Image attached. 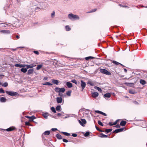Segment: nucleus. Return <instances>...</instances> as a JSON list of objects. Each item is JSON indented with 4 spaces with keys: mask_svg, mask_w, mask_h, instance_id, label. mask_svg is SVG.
Returning <instances> with one entry per match:
<instances>
[{
    "mask_svg": "<svg viewBox=\"0 0 147 147\" xmlns=\"http://www.w3.org/2000/svg\"><path fill=\"white\" fill-rule=\"evenodd\" d=\"M68 17L69 19L71 20H78L80 19V18L78 15L74 14L72 13L69 14Z\"/></svg>",
    "mask_w": 147,
    "mask_h": 147,
    "instance_id": "nucleus-1",
    "label": "nucleus"
},
{
    "mask_svg": "<svg viewBox=\"0 0 147 147\" xmlns=\"http://www.w3.org/2000/svg\"><path fill=\"white\" fill-rule=\"evenodd\" d=\"M54 90L56 92L59 93L60 92L63 93L65 91V89L64 88L56 87L55 88Z\"/></svg>",
    "mask_w": 147,
    "mask_h": 147,
    "instance_id": "nucleus-2",
    "label": "nucleus"
},
{
    "mask_svg": "<svg viewBox=\"0 0 147 147\" xmlns=\"http://www.w3.org/2000/svg\"><path fill=\"white\" fill-rule=\"evenodd\" d=\"M100 71L102 73L106 75H109L111 74L110 72L105 69H100Z\"/></svg>",
    "mask_w": 147,
    "mask_h": 147,
    "instance_id": "nucleus-3",
    "label": "nucleus"
},
{
    "mask_svg": "<svg viewBox=\"0 0 147 147\" xmlns=\"http://www.w3.org/2000/svg\"><path fill=\"white\" fill-rule=\"evenodd\" d=\"M79 123L82 126H84V124L86 123V120L84 119H81L80 120H78Z\"/></svg>",
    "mask_w": 147,
    "mask_h": 147,
    "instance_id": "nucleus-4",
    "label": "nucleus"
},
{
    "mask_svg": "<svg viewBox=\"0 0 147 147\" xmlns=\"http://www.w3.org/2000/svg\"><path fill=\"white\" fill-rule=\"evenodd\" d=\"M36 65L34 63H32V64L30 65H25V67H26V68L28 69L30 68H32L33 67L36 66Z\"/></svg>",
    "mask_w": 147,
    "mask_h": 147,
    "instance_id": "nucleus-5",
    "label": "nucleus"
},
{
    "mask_svg": "<svg viewBox=\"0 0 147 147\" xmlns=\"http://www.w3.org/2000/svg\"><path fill=\"white\" fill-rule=\"evenodd\" d=\"M81 84H80L82 88V91L84 90L86 86V84L85 82L83 81L82 80H81Z\"/></svg>",
    "mask_w": 147,
    "mask_h": 147,
    "instance_id": "nucleus-6",
    "label": "nucleus"
},
{
    "mask_svg": "<svg viewBox=\"0 0 147 147\" xmlns=\"http://www.w3.org/2000/svg\"><path fill=\"white\" fill-rule=\"evenodd\" d=\"M18 93L10 91V96H15L16 97L18 95Z\"/></svg>",
    "mask_w": 147,
    "mask_h": 147,
    "instance_id": "nucleus-7",
    "label": "nucleus"
},
{
    "mask_svg": "<svg viewBox=\"0 0 147 147\" xmlns=\"http://www.w3.org/2000/svg\"><path fill=\"white\" fill-rule=\"evenodd\" d=\"M0 130H3V132L4 134H5L6 136H8L9 134H7L6 131H9V128H7L6 129H3L0 128Z\"/></svg>",
    "mask_w": 147,
    "mask_h": 147,
    "instance_id": "nucleus-8",
    "label": "nucleus"
},
{
    "mask_svg": "<svg viewBox=\"0 0 147 147\" xmlns=\"http://www.w3.org/2000/svg\"><path fill=\"white\" fill-rule=\"evenodd\" d=\"M98 96V93L96 92H93L92 93V96L93 97L96 98Z\"/></svg>",
    "mask_w": 147,
    "mask_h": 147,
    "instance_id": "nucleus-9",
    "label": "nucleus"
},
{
    "mask_svg": "<svg viewBox=\"0 0 147 147\" xmlns=\"http://www.w3.org/2000/svg\"><path fill=\"white\" fill-rule=\"evenodd\" d=\"M124 129V128H121L118 129H115L113 132L116 133H118L122 131Z\"/></svg>",
    "mask_w": 147,
    "mask_h": 147,
    "instance_id": "nucleus-10",
    "label": "nucleus"
},
{
    "mask_svg": "<svg viewBox=\"0 0 147 147\" xmlns=\"http://www.w3.org/2000/svg\"><path fill=\"white\" fill-rule=\"evenodd\" d=\"M57 102L58 103H61L62 100V99L61 97H57L56 98Z\"/></svg>",
    "mask_w": 147,
    "mask_h": 147,
    "instance_id": "nucleus-11",
    "label": "nucleus"
},
{
    "mask_svg": "<svg viewBox=\"0 0 147 147\" xmlns=\"http://www.w3.org/2000/svg\"><path fill=\"white\" fill-rule=\"evenodd\" d=\"M50 131H46L44 132L42 135V137H43V135L48 136L50 134Z\"/></svg>",
    "mask_w": 147,
    "mask_h": 147,
    "instance_id": "nucleus-12",
    "label": "nucleus"
},
{
    "mask_svg": "<svg viewBox=\"0 0 147 147\" xmlns=\"http://www.w3.org/2000/svg\"><path fill=\"white\" fill-rule=\"evenodd\" d=\"M34 69H30L28 71L27 75H30L32 74L34 71Z\"/></svg>",
    "mask_w": 147,
    "mask_h": 147,
    "instance_id": "nucleus-13",
    "label": "nucleus"
},
{
    "mask_svg": "<svg viewBox=\"0 0 147 147\" xmlns=\"http://www.w3.org/2000/svg\"><path fill=\"white\" fill-rule=\"evenodd\" d=\"M15 66L16 67H18L20 68L23 67H25L24 65L20 64H16L15 65Z\"/></svg>",
    "mask_w": 147,
    "mask_h": 147,
    "instance_id": "nucleus-14",
    "label": "nucleus"
},
{
    "mask_svg": "<svg viewBox=\"0 0 147 147\" xmlns=\"http://www.w3.org/2000/svg\"><path fill=\"white\" fill-rule=\"evenodd\" d=\"M127 122L125 121L122 120V121L120 123V125L122 126H125Z\"/></svg>",
    "mask_w": 147,
    "mask_h": 147,
    "instance_id": "nucleus-15",
    "label": "nucleus"
},
{
    "mask_svg": "<svg viewBox=\"0 0 147 147\" xmlns=\"http://www.w3.org/2000/svg\"><path fill=\"white\" fill-rule=\"evenodd\" d=\"M66 85L69 88H71L72 86V83L69 82H67L66 83Z\"/></svg>",
    "mask_w": 147,
    "mask_h": 147,
    "instance_id": "nucleus-16",
    "label": "nucleus"
},
{
    "mask_svg": "<svg viewBox=\"0 0 147 147\" xmlns=\"http://www.w3.org/2000/svg\"><path fill=\"white\" fill-rule=\"evenodd\" d=\"M111 96V94L110 93H108L106 94H105L104 95V97L105 98H110Z\"/></svg>",
    "mask_w": 147,
    "mask_h": 147,
    "instance_id": "nucleus-17",
    "label": "nucleus"
},
{
    "mask_svg": "<svg viewBox=\"0 0 147 147\" xmlns=\"http://www.w3.org/2000/svg\"><path fill=\"white\" fill-rule=\"evenodd\" d=\"M6 101V99L4 97H1L0 98V101L3 102H5Z\"/></svg>",
    "mask_w": 147,
    "mask_h": 147,
    "instance_id": "nucleus-18",
    "label": "nucleus"
},
{
    "mask_svg": "<svg viewBox=\"0 0 147 147\" xmlns=\"http://www.w3.org/2000/svg\"><path fill=\"white\" fill-rule=\"evenodd\" d=\"M53 83L56 85H58L59 83V81L57 80H52Z\"/></svg>",
    "mask_w": 147,
    "mask_h": 147,
    "instance_id": "nucleus-19",
    "label": "nucleus"
},
{
    "mask_svg": "<svg viewBox=\"0 0 147 147\" xmlns=\"http://www.w3.org/2000/svg\"><path fill=\"white\" fill-rule=\"evenodd\" d=\"M48 115H49V113H45L42 114V116L45 119L47 118Z\"/></svg>",
    "mask_w": 147,
    "mask_h": 147,
    "instance_id": "nucleus-20",
    "label": "nucleus"
},
{
    "mask_svg": "<svg viewBox=\"0 0 147 147\" xmlns=\"http://www.w3.org/2000/svg\"><path fill=\"white\" fill-rule=\"evenodd\" d=\"M21 71L24 73H25L27 72V68H22L21 69Z\"/></svg>",
    "mask_w": 147,
    "mask_h": 147,
    "instance_id": "nucleus-21",
    "label": "nucleus"
},
{
    "mask_svg": "<svg viewBox=\"0 0 147 147\" xmlns=\"http://www.w3.org/2000/svg\"><path fill=\"white\" fill-rule=\"evenodd\" d=\"M94 88L95 89H96L97 90H98V91L100 92H102V90H101V89L99 87H97V86H94Z\"/></svg>",
    "mask_w": 147,
    "mask_h": 147,
    "instance_id": "nucleus-22",
    "label": "nucleus"
},
{
    "mask_svg": "<svg viewBox=\"0 0 147 147\" xmlns=\"http://www.w3.org/2000/svg\"><path fill=\"white\" fill-rule=\"evenodd\" d=\"M0 31L1 32L4 34H8L9 33V31L8 30H3Z\"/></svg>",
    "mask_w": 147,
    "mask_h": 147,
    "instance_id": "nucleus-23",
    "label": "nucleus"
},
{
    "mask_svg": "<svg viewBox=\"0 0 147 147\" xmlns=\"http://www.w3.org/2000/svg\"><path fill=\"white\" fill-rule=\"evenodd\" d=\"M140 83L142 85H144L146 84V82L145 80L141 79L140 80Z\"/></svg>",
    "mask_w": 147,
    "mask_h": 147,
    "instance_id": "nucleus-24",
    "label": "nucleus"
},
{
    "mask_svg": "<svg viewBox=\"0 0 147 147\" xmlns=\"http://www.w3.org/2000/svg\"><path fill=\"white\" fill-rule=\"evenodd\" d=\"M100 137L101 138H107L108 136L107 135H105L102 133H101L100 135Z\"/></svg>",
    "mask_w": 147,
    "mask_h": 147,
    "instance_id": "nucleus-25",
    "label": "nucleus"
},
{
    "mask_svg": "<svg viewBox=\"0 0 147 147\" xmlns=\"http://www.w3.org/2000/svg\"><path fill=\"white\" fill-rule=\"evenodd\" d=\"M56 109L57 111L60 110L61 109V106L60 105H58L56 107Z\"/></svg>",
    "mask_w": 147,
    "mask_h": 147,
    "instance_id": "nucleus-26",
    "label": "nucleus"
},
{
    "mask_svg": "<svg viewBox=\"0 0 147 147\" xmlns=\"http://www.w3.org/2000/svg\"><path fill=\"white\" fill-rule=\"evenodd\" d=\"M56 137L59 139H62L61 135L59 134L56 135Z\"/></svg>",
    "mask_w": 147,
    "mask_h": 147,
    "instance_id": "nucleus-27",
    "label": "nucleus"
},
{
    "mask_svg": "<svg viewBox=\"0 0 147 147\" xmlns=\"http://www.w3.org/2000/svg\"><path fill=\"white\" fill-rule=\"evenodd\" d=\"M66 30L67 31H69L71 30V28L69 27V26L68 25H67L65 27Z\"/></svg>",
    "mask_w": 147,
    "mask_h": 147,
    "instance_id": "nucleus-28",
    "label": "nucleus"
},
{
    "mask_svg": "<svg viewBox=\"0 0 147 147\" xmlns=\"http://www.w3.org/2000/svg\"><path fill=\"white\" fill-rule=\"evenodd\" d=\"M36 119L35 117L33 115L30 117V118L29 119V121H33L34 119Z\"/></svg>",
    "mask_w": 147,
    "mask_h": 147,
    "instance_id": "nucleus-29",
    "label": "nucleus"
},
{
    "mask_svg": "<svg viewBox=\"0 0 147 147\" xmlns=\"http://www.w3.org/2000/svg\"><path fill=\"white\" fill-rule=\"evenodd\" d=\"M42 66V65H37V67L36 68V69L37 70H38L40 69Z\"/></svg>",
    "mask_w": 147,
    "mask_h": 147,
    "instance_id": "nucleus-30",
    "label": "nucleus"
},
{
    "mask_svg": "<svg viewBox=\"0 0 147 147\" xmlns=\"http://www.w3.org/2000/svg\"><path fill=\"white\" fill-rule=\"evenodd\" d=\"M94 58V57H91V56H89L86 57L85 58V59L86 60H88L90 59H93Z\"/></svg>",
    "mask_w": 147,
    "mask_h": 147,
    "instance_id": "nucleus-31",
    "label": "nucleus"
},
{
    "mask_svg": "<svg viewBox=\"0 0 147 147\" xmlns=\"http://www.w3.org/2000/svg\"><path fill=\"white\" fill-rule=\"evenodd\" d=\"M42 84L43 85H48L49 86H51L52 85V84L51 83L49 82H46L45 83Z\"/></svg>",
    "mask_w": 147,
    "mask_h": 147,
    "instance_id": "nucleus-32",
    "label": "nucleus"
},
{
    "mask_svg": "<svg viewBox=\"0 0 147 147\" xmlns=\"http://www.w3.org/2000/svg\"><path fill=\"white\" fill-rule=\"evenodd\" d=\"M16 129L15 127L13 126L10 127V131L14 130Z\"/></svg>",
    "mask_w": 147,
    "mask_h": 147,
    "instance_id": "nucleus-33",
    "label": "nucleus"
},
{
    "mask_svg": "<svg viewBox=\"0 0 147 147\" xmlns=\"http://www.w3.org/2000/svg\"><path fill=\"white\" fill-rule=\"evenodd\" d=\"M112 63L116 65H118L119 64H120L119 63L115 61H113Z\"/></svg>",
    "mask_w": 147,
    "mask_h": 147,
    "instance_id": "nucleus-34",
    "label": "nucleus"
},
{
    "mask_svg": "<svg viewBox=\"0 0 147 147\" xmlns=\"http://www.w3.org/2000/svg\"><path fill=\"white\" fill-rule=\"evenodd\" d=\"M61 133L66 136H69L70 135V134L66 132H62Z\"/></svg>",
    "mask_w": 147,
    "mask_h": 147,
    "instance_id": "nucleus-35",
    "label": "nucleus"
},
{
    "mask_svg": "<svg viewBox=\"0 0 147 147\" xmlns=\"http://www.w3.org/2000/svg\"><path fill=\"white\" fill-rule=\"evenodd\" d=\"M51 110L53 113H56V111L55 110V108L54 107H52L51 108Z\"/></svg>",
    "mask_w": 147,
    "mask_h": 147,
    "instance_id": "nucleus-36",
    "label": "nucleus"
},
{
    "mask_svg": "<svg viewBox=\"0 0 147 147\" xmlns=\"http://www.w3.org/2000/svg\"><path fill=\"white\" fill-rule=\"evenodd\" d=\"M3 86H4V87H7L8 85V83L7 82H5L3 84L1 85Z\"/></svg>",
    "mask_w": 147,
    "mask_h": 147,
    "instance_id": "nucleus-37",
    "label": "nucleus"
},
{
    "mask_svg": "<svg viewBox=\"0 0 147 147\" xmlns=\"http://www.w3.org/2000/svg\"><path fill=\"white\" fill-rule=\"evenodd\" d=\"M112 131V129H105V132L107 133H108Z\"/></svg>",
    "mask_w": 147,
    "mask_h": 147,
    "instance_id": "nucleus-38",
    "label": "nucleus"
},
{
    "mask_svg": "<svg viewBox=\"0 0 147 147\" xmlns=\"http://www.w3.org/2000/svg\"><path fill=\"white\" fill-rule=\"evenodd\" d=\"M87 84H90L91 86H94V84L92 82L90 81L88 82Z\"/></svg>",
    "mask_w": 147,
    "mask_h": 147,
    "instance_id": "nucleus-39",
    "label": "nucleus"
},
{
    "mask_svg": "<svg viewBox=\"0 0 147 147\" xmlns=\"http://www.w3.org/2000/svg\"><path fill=\"white\" fill-rule=\"evenodd\" d=\"M1 26L2 27H6L7 26L9 27V25L5 23H2L1 24Z\"/></svg>",
    "mask_w": 147,
    "mask_h": 147,
    "instance_id": "nucleus-40",
    "label": "nucleus"
},
{
    "mask_svg": "<svg viewBox=\"0 0 147 147\" xmlns=\"http://www.w3.org/2000/svg\"><path fill=\"white\" fill-rule=\"evenodd\" d=\"M71 91H68L66 93L67 95L68 96H71Z\"/></svg>",
    "mask_w": 147,
    "mask_h": 147,
    "instance_id": "nucleus-41",
    "label": "nucleus"
},
{
    "mask_svg": "<svg viewBox=\"0 0 147 147\" xmlns=\"http://www.w3.org/2000/svg\"><path fill=\"white\" fill-rule=\"evenodd\" d=\"M55 16V12L54 11H53L51 13V17L52 18H54Z\"/></svg>",
    "mask_w": 147,
    "mask_h": 147,
    "instance_id": "nucleus-42",
    "label": "nucleus"
},
{
    "mask_svg": "<svg viewBox=\"0 0 147 147\" xmlns=\"http://www.w3.org/2000/svg\"><path fill=\"white\" fill-rule=\"evenodd\" d=\"M89 134H90L89 132L88 131H87V132H86V133H85V134H84V136L86 137L88 136L89 135Z\"/></svg>",
    "mask_w": 147,
    "mask_h": 147,
    "instance_id": "nucleus-43",
    "label": "nucleus"
},
{
    "mask_svg": "<svg viewBox=\"0 0 147 147\" xmlns=\"http://www.w3.org/2000/svg\"><path fill=\"white\" fill-rule=\"evenodd\" d=\"M71 82H72L73 83H74L75 84H76V85H78L77 82L75 80V79L72 80L71 81Z\"/></svg>",
    "mask_w": 147,
    "mask_h": 147,
    "instance_id": "nucleus-44",
    "label": "nucleus"
},
{
    "mask_svg": "<svg viewBox=\"0 0 147 147\" xmlns=\"http://www.w3.org/2000/svg\"><path fill=\"white\" fill-rule=\"evenodd\" d=\"M98 123L99 125H100L101 126H103V124L101 122V121H99V120L98 121Z\"/></svg>",
    "mask_w": 147,
    "mask_h": 147,
    "instance_id": "nucleus-45",
    "label": "nucleus"
},
{
    "mask_svg": "<svg viewBox=\"0 0 147 147\" xmlns=\"http://www.w3.org/2000/svg\"><path fill=\"white\" fill-rule=\"evenodd\" d=\"M4 93V91L2 88H0V93Z\"/></svg>",
    "mask_w": 147,
    "mask_h": 147,
    "instance_id": "nucleus-46",
    "label": "nucleus"
},
{
    "mask_svg": "<svg viewBox=\"0 0 147 147\" xmlns=\"http://www.w3.org/2000/svg\"><path fill=\"white\" fill-rule=\"evenodd\" d=\"M96 10V9H94L90 11L89 12V13H91V12H93L95 11Z\"/></svg>",
    "mask_w": 147,
    "mask_h": 147,
    "instance_id": "nucleus-47",
    "label": "nucleus"
},
{
    "mask_svg": "<svg viewBox=\"0 0 147 147\" xmlns=\"http://www.w3.org/2000/svg\"><path fill=\"white\" fill-rule=\"evenodd\" d=\"M129 92L131 94H134L135 93V92L134 91H133L132 90H129Z\"/></svg>",
    "mask_w": 147,
    "mask_h": 147,
    "instance_id": "nucleus-48",
    "label": "nucleus"
},
{
    "mask_svg": "<svg viewBox=\"0 0 147 147\" xmlns=\"http://www.w3.org/2000/svg\"><path fill=\"white\" fill-rule=\"evenodd\" d=\"M100 114H101L105 116H107V115L106 113H105L103 112L102 111H101V112L100 113Z\"/></svg>",
    "mask_w": 147,
    "mask_h": 147,
    "instance_id": "nucleus-49",
    "label": "nucleus"
},
{
    "mask_svg": "<svg viewBox=\"0 0 147 147\" xmlns=\"http://www.w3.org/2000/svg\"><path fill=\"white\" fill-rule=\"evenodd\" d=\"M133 103L134 104L136 105H138L139 104V103L137 102L136 101H133Z\"/></svg>",
    "mask_w": 147,
    "mask_h": 147,
    "instance_id": "nucleus-50",
    "label": "nucleus"
},
{
    "mask_svg": "<svg viewBox=\"0 0 147 147\" xmlns=\"http://www.w3.org/2000/svg\"><path fill=\"white\" fill-rule=\"evenodd\" d=\"M72 136H73L74 137H76L77 136V135L75 133H73L72 135Z\"/></svg>",
    "mask_w": 147,
    "mask_h": 147,
    "instance_id": "nucleus-51",
    "label": "nucleus"
},
{
    "mask_svg": "<svg viewBox=\"0 0 147 147\" xmlns=\"http://www.w3.org/2000/svg\"><path fill=\"white\" fill-rule=\"evenodd\" d=\"M63 141L64 142H65L66 143V142H68V141L67 140H66L65 139H64V138L63 139Z\"/></svg>",
    "mask_w": 147,
    "mask_h": 147,
    "instance_id": "nucleus-52",
    "label": "nucleus"
},
{
    "mask_svg": "<svg viewBox=\"0 0 147 147\" xmlns=\"http://www.w3.org/2000/svg\"><path fill=\"white\" fill-rule=\"evenodd\" d=\"M34 53L35 54L38 55L39 54V53L38 51H34Z\"/></svg>",
    "mask_w": 147,
    "mask_h": 147,
    "instance_id": "nucleus-53",
    "label": "nucleus"
},
{
    "mask_svg": "<svg viewBox=\"0 0 147 147\" xmlns=\"http://www.w3.org/2000/svg\"><path fill=\"white\" fill-rule=\"evenodd\" d=\"M109 124L110 126H112L113 125H115L114 124V123H113L111 122H109Z\"/></svg>",
    "mask_w": 147,
    "mask_h": 147,
    "instance_id": "nucleus-54",
    "label": "nucleus"
},
{
    "mask_svg": "<svg viewBox=\"0 0 147 147\" xmlns=\"http://www.w3.org/2000/svg\"><path fill=\"white\" fill-rule=\"evenodd\" d=\"M40 9V8L38 7H37L35 8V10L36 11H39V9Z\"/></svg>",
    "mask_w": 147,
    "mask_h": 147,
    "instance_id": "nucleus-55",
    "label": "nucleus"
},
{
    "mask_svg": "<svg viewBox=\"0 0 147 147\" xmlns=\"http://www.w3.org/2000/svg\"><path fill=\"white\" fill-rule=\"evenodd\" d=\"M25 124L26 125H29L30 123L29 122H25Z\"/></svg>",
    "mask_w": 147,
    "mask_h": 147,
    "instance_id": "nucleus-56",
    "label": "nucleus"
},
{
    "mask_svg": "<svg viewBox=\"0 0 147 147\" xmlns=\"http://www.w3.org/2000/svg\"><path fill=\"white\" fill-rule=\"evenodd\" d=\"M57 130V129L56 128H53L51 129V130L52 131H55Z\"/></svg>",
    "mask_w": 147,
    "mask_h": 147,
    "instance_id": "nucleus-57",
    "label": "nucleus"
},
{
    "mask_svg": "<svg viewBox=\"0 0 147 147\" xmlns=\"http://www.w3.org/2000/svg\"><path fill=\"white\" fill-rule=\"evenodd\" d=\"M95 112L96 113H98L100 114V113H101V111H99L97 110V111H95Z\"/></svg>",
    "mask_w": 147,
    "mask_h": 147,
    "instance_id": "nucleus-58",
    "label": "nucleus"
},
{
    "mask_svg": "<svg viewBox=\"0 0 147 147\" xmlns=\"http://www.w3.org/2000/svg\"><path fill=\"white\" fill-rule=\"evenodd\" d=\"M118 121V120H116L114 123V125H116L117 124V122Z\"/></svg>",
    "mask_w": 147,
    "mask_h": 147,
    "instance_id": "nucleus-59",
    "label": "nucleus"
},
{
    "mask_svg": "<svg viewBox=\"0 0 147 147\" xmlns=\"http://www.w3.org/2000/svg\"><path fill=\"white\" fill-rule=\"evenodd\" d=\"M59 95L61 96V97L62 96L63 94L62 93L60 92L59 93Z\"/></svg>",
    "mask_w": 147,
    "mask_h": 147,
    "instance_id": "nucleus-60",
    "label": "nucleus"
},
{
    "mask_svg": "<svg viewBox=\"0 0 147 147\" xmlns=\"http://www.w3.org/2000/svg\"><path fill=\"white\" fill-rule=\"evenodd\" d=\"M115 127L117 128H119L120 127V125H117L116 126H115Z\"/></svg>",
    "mask_w": 147,
    "mask_h": 147,
    "instance_id": "nucleus-61",
    "label": "nucleus"
},
{
    "mask_svg": "<svg viewBox=\"0 0 147 147\" xmlns=\"http://www.w3.org/2000/svg\"><path fill=\"white\" fill-rule=\"evenodd\" d=\"M4 76L3 75H0V78H2Z\"/></svg>",
    "mask_w": 147,
    "mask_h": 147,
    "instance_id": "nucleus-62",
    "label": "nucleus"
},
{
    "mask_svg": "<svg viewBox=\"0 0 147 147\" xmlns=\"http://www.w3.org/2000/svg\"><path fill=\"white\" fill-rule=\"evenodd\" d=\"M57 115L58 116H61V115H62V114L61 113H58L57 114Z\"/></svg>",
    "mask_w": 147,
    "mask_h": 147,
    "instance_id": "nucleus-63",
    "label": "nucleus"
},
{
    "mask_svg": "<svg viewBox=\"0 0 147 147\" xmlns=\"http://www.w3.org/2000/svg\"><path fill=\"white\" fill-rule=\"evenodd\" d=\"M95 127H96V129L98 130V131H99L100 129H99L98 128L97 126H95Z\"/></svg>",
    "mask_w": 147,
    "mask_h": 147,
    "instance_id": "nucleus-64",
    "label": "nucleus"
}]
</instances>
